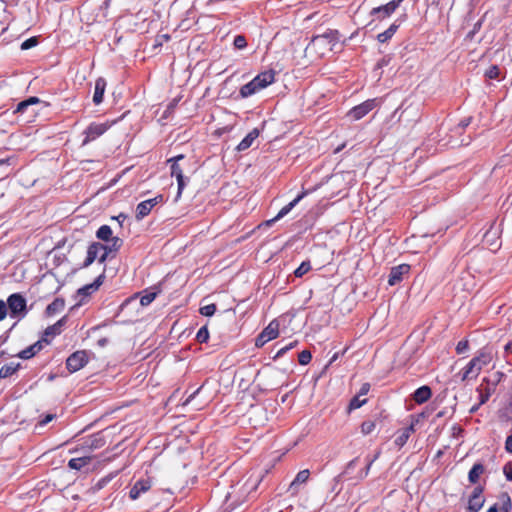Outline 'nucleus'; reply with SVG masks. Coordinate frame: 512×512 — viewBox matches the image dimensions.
Returning <instances> with one entry per match:
<instances>
[{
    "label": "nucleus",
    "mask_w": 512,
    "mask_h": 512,
    "mask_svg": "<svg viewBox=\"0 0 512 512\" xmlns=\"http://www.w3.org/2000/svg\"><path fill=\"white\" fill-rule=\"evenodd\" d=\"M340 44V33L338 30L328 29L325 33L313 36L307 49L317 53L319 56H324L326 53L335 51L338 52L342 49Z\"/></svg>",
    "instance_id": "nucleus-1"
},
{
    "label": "nucleus",
    "mask_w": 512,
    "mask_h": 512,
    "mask_svg": "<svg viewBox=\"0 0 512 512\" xmlns=\"http://www.w3.org/2000/svg\"><path fill=\"white\" fill-rule=\"evenodd\" d=\"M492 360L490 353L481 351L476 357L472 358L467 366L463 369L462 380L476 378L482 368L488 365Z\"/></svg>",
    "instance_id": "nucleus-2"
},
{
    "label": "nucleus",
    "mask_w": 512,
    "mask_h": 512,
    "mask_svg": "<svg viewBox=\"0 0 512 512\" xmlns=\"http://www.w3.org/2000/svg\"><path fill=\"white\" fill-rule=\"evenodd\" d=\"M8 314L11 318L21 320L27 313V300L20 293L11 294L6 301Z\"/></svg>",
    "instance_id": "nucleus-3"
},
{
    "label": "nucleus",
    "mask_w": 512,
    "mask_h": 512,
    "mask_svg": "<svg viewBox=\"0 0 512 512\" xmlns=\"http://www.w3.org/2000/svg\"><path fill=\"white\" fill-rule=\"evenodd\" d=\"M108 257V251L106 245L99 242H93L89 245L87 250V256L83 263V267L90 266L96 259L100 263H104Z\"/></svg>",
    "instance_id": "nucleus-4"
},
{
    "label": "nucleus",
    "mask_w": 512,
    "mask_h": 512,
    "mask_svg": "<svg viewBox=\"0 0 512 512\" xmlns=\"http://www.w3.org/2000/svg\"><path fill=\"white\" fill-rule=\"evenodd\" d=\"M501 233V225H496L494 221L491 223L490 228L483 235V242L492 252L498 251L501 247V242L499 240Z\"/></svg>",
    "instance_id": "nucleus-5"
},
{
    "label": "nucleus",
    "mask_w": 512,
    "mask_h": 512,
    "mask_svg": "<svg viewBox=\"0 0 512 512\" xmlns=\"http://www.w3.org/2000/svg\"><path fill=\"white\" fill-rule=\"evenodd\" d=\"M88 363L86 351L80 350L71 354L66 360V367L71 372H77Z\"/></svg>",
    "instance_id": "nucleus-6"
},
{
    "label": "nucleus",
    "mask_w": 512,
    "mask_h": 512,
    "mask_svg": "<svg viewBox=\"0 0 512 512\" xmlns=\"http://www.w3.org/2000/svg\"><path fill=\"white\" fill-rule=\"evenodd\" d=\"M376 106V99H369L364 101L363 103L353 107L349 112L348 116L353 120H360L365 115H367L370 111H372Z\"/></svg>",
    "instance_id": "nucleus-7"
},
{
    "label": "nucleus",
    "mask_w": 512,
    "mask_h": 512,
    "mask_svg": "<svg viewBox=\"0 0 512 512\" xmlns=\"http://www.w3.org/2000/svg\"><path fill=\"white\" fill-rule=\"evenodd\" d=\"M109 127L110 125L108 123H91L84 132L86 136L82 144L86 145L90 141L100 137Z\"/></svg>",
    "instance_id": "nucleus-8"
},
{
    "label": "nucleus",
    "mask_w": 512,
    "mask_h": 512,
    "mask_svg": "<svg viewBox=\"0 0 512 512\" xmlns=\"http://www.w3.org/2000/svg\"><path fill=\"white\" fill-rule=\"evenodd\" d=\"M403 0H392L385 5L375 7L371 10L370 14L372 16L379 15V18L389 17L395 10L400 6Z\"/></svg>",
    "instance_id": "nucleus-9"
},
{
    "label": "nucleus",
    "mask_w": 512,
    "mask_h": 512,
    "mask_svg": "<svg viewBox=\"0 0 512 512\" xmlns=\"http://www.w3.org/2000/svg\"><path fill=\"white\" fill-rule=\"evenodd\" d=\"M409 271L410 265L408 264H400L398 266L392 267L388 278V284L390 286H394L401 282L404 275H407Z\"/></svg>",
    "instance_id": "nucleus-10"
},
{
    "label": "nucleus",
    "mask_w": 512,
    "mask_h": 512,
    "mask_svg": "<svg viewBox=\"0 0 512 512\" xmlns=\"http://www.w3.org/2000/svg\"><path fill=\"white\" fill-rule=\"evenodd\" d=\"M483 488L478 486L474 491L468 502V512H479L484 505V498L482 497Z\"/></svg>",
    "instance_id": "nucleus-11"
},
{
    "label": "nucleus",
    "mask_w": 512,
    "mask_h": 512,
    "mask_svg": "<svg viewBox=\"0 0 512 512\" xmlns=\"http://www.w3.org/2000/svg\"><path fill=\"white\" fill-rule=\"evenodd\" d=\"M305 195L306 192H302L301 194H299L294 200L285 205L274 218L266 221V225L271 226L273 223L287 215Z\"/></svg>",
    "instance_id": "nucleus-12"
},
{
    "label": "nucleus",
    "mask_w": 512,
    "mask_h": 512,
    "mask_svg": "<svg viewBox=\"0 0 512 512\" xmlns=\"http://www.w3.org/2000/svg\"><path fill=\"white\" fill-rule=\"evenodd\" d=\"M275 72L273 70H268L258 74L255 78H253L254 84H256L259 90L266 88L268 85L274 82Z\"/></svg>",
    "instance_id": "nucleus-13"
},
{
    "label": "nucleus",
    "mask_w": 512,
    "mask_h": 512,
    "mask_svg": "<svg viewBox=\"0 0 512 512\" xmlns=\"http://www.w3.org/2000/svg\"><path fill=\"white\" fill-rule=\"evenodd\" d=\"M171 175L173 177L176 178L177 180V184H178V196L181 195L185 185H186V182H185V177L183 175V170L182 168L180 167V165L174 161L173 163H171Z\"/></svg>",
    "instance_id": "nucleus-14"
},
{
    "label": "nucleus",
    "mask_w": 512,
    "mask_h": 512,
    "mask_svg": "<svg viewBox=\"0 0 512 512\" xmlns=\"http://www.w3.org/2000/svg\"><path fill=\"white\" fill-rule=\"evenodd\" d=\"M151 485L148 480H138L129 492L131 499L135 500L139 498L141 493H144L150 489Z\"/></svg>",
    "instance_id": "nucleus-15"
},
{
    "label": "nucleus",
    "mask_w": 512,
    "mask_h": 512,
    "mask_svg": "<svg viewBox=\"0 0 512 512\" xmlns=\"http://www.w3.org/2000/svg\"><path fill=\"white\" fill-rule=\"evenodd\" d=\"M309 476H310V472L308 469L299 471L297 473L296 477L294 478V480L291 482V484L289 486V490L293 494L297 493L299 485L306 483L309 479Z\"/></svg>",
    "instance_id": "nucleus-16"
},
{
    "label": "nucleus",
    "mask_w": 512,
    "mask_h": 512,
    "mask_svg": "<svg viewBox=\"0 0 512 512\" xmlns=\"http://www.w3.org/2000/svg\"><path fill=\"white\" fill-rule=\"evenodd\" d=\"M43 342L48 343L49 341L46 338H43L42 340L37 341L36 343L31 345L30 347L22 350L19 353V357L22 358V359H29V358L33 357L36 353H38L42 349V347H43L42 343Z\"/></svg>",
    "instance_id": "nucleus-17"
},
{
    "label": "nucleus",
    "mask_w": 512,
    "mask_h": 512,
    "mask_svg": "<svg viewBox=\"0 0 512 512\" xmlns=\"http://www.w3.org/2000/svg\"><path fill=\"white\" fill-rule=\"evenodd\" d=\"M106 88V81L104 78H98L95 82V91L93 95V102L98 105L103 101V96Z\"/></svg>",
    "instance_id": "nucleus-18"
},
{
    "label": "nucleus",
    "mask_w": 512,
    "mask_h": 512,
    "mask_svg": "<svg viewBox=\"0 0 512 512\" xmlns=\"http://www.w3.org/2000/svg\"><path fill=\"white\" fill-rule=\"evenodd\" d=\"M432 395L431 388L429 386H421L413 393V399L416 403L422 404L426 402Z\"/></svg>",
    "instance_id": "nucleus-19"
},
{
    "label": "nucleus",
    "mask_w": 512,
    "mask_h": 512,
    "mask_svg": "<svg viewBox=\"0 0 512 512\" xmlns=\"http://www.w3.org/2000/svg\"><path fill=\"white\" fill-rule=\"evenodd\" d=\"M103 279H104V275L103 274L99 275L93 283L85 285L84 287L80 288L78 290V294L83 295V296H88V295L92 294L100 287V285L103 282Z\"/></svg>",
    "instance_id": "nucleus-20"
},
{
    "label": "nucleus",
    "mask_w": 512,
    "mask_h": 512,
    "mask_svg": "<svg viewBox=\"0 0 512 512\" xmlns=\"http://www.w3.org/2000/svg\"><path fill=\"white\" fill-rule=\"evenodd\" d=\"M259 136V130L258 129H253L252 131H250L245 137L244 139L238 144L237 146V150L238 151H244L246 149H248L252 143L254 142V140Z\"/></svg>",
    "instance_id": "nucleus-21"
},
{
    "label": "nucleus",
    "mask_w": 512,
    "mask_h": 512,
    "mask_svg": "<svg viewBox=\"0 0 512 512\" xmlns=\"http://www.w3.org/2000/svg\"><path fill=\"white\" fill-rule=\"evenodd\" d=\"M66 323V317H62L60 320H58L55 324L47 327L44 331V336L47 337H54L56 335H59L62 331V327Z\"/></svg>",
    "instance_id": "nucleus-22"
},
{
    "label": "nucleus",
    "mask_w": 512,
    "mask_h": 512,
    "mask_svg": "<svg viewBox=\"0 0 512 512\" xmlns=\"http://www.w3.org/2000/svg\"><path fill=\"white\" fill-rule=\"evenodd\" d=\"M266 339L273 340L278 337L279 323L277 320L271 321L268 326L262 331Z\"/></svg>",
    "instance_id": "nucleus-23"
},
{
    "label": "nucleus",
    "mask_w": 512,
    "mask_h": 512,
    "mask_svg": "<svg viewBox=\"0 0 512 512\" xmlns=\"http://www.w3.org/2000/svg\"><path fill=\"white\" fill-rule=\"evenodd\" d=\"M41 100L38 97L32 96L26 100L19 102L14 110V113H24L30 106L40 103Z\"/></svg>",
    "instance_id": "nucleus-24"
},
{
    "label": "nucleus",
    "mask_w": 512,
    "mask_h": 512,
    "mask_svg": "<svg viewBox=\"0 0 512 512\" xmlns=\"http://www.w3.org/2000/svg\"><path fill=\"white\" fill-rule=\"evenodd\" d=\"M65 307V301L62 298H56L46 308V314L51 316L61 312Z\"/></svg>",
    "instance_id": "nucleus-25"
},
{
    "label": "nucleus",
    "mask_w": 512,
    "mask_h": 512,
    "mask_svg": "<svg viewBox=\"0 0 512 512\" xmlns=\"http://www.w3.org/2000/svg\"><path fill=\"white\" fill-rule=\"evenodd\" d=\"M105 444L104 438L100 435H93L85 440V446L89 449H99Z\"/></svg>",
    "instance_id": "nucleus-26"
},
{
    "label": "nucleus",
    "mask_w": 512,
    "mask_h": 512,
    "mask_svg": "<svg viewBox=\"0 0 512 512\" xmlns=\"http://www.w3.org/2000/svg\"><path fill=\"white\" fill-rule=\"evenodd\" d=\"M484 472V466L481 463H475L468 473L470 483H477L480 475Z\"/></svg>",
    "instance_id": "nucleus-27"
},
{
    "label": "nucleus",
    "mask_w": 512,
    "mask_h": 512,
    "mask_svg": "<svg viewBox=\"0 0 512 512\" xmlns=\"http://www.w3.org/2000/svg\"><path fill=\"white\" fill-rule=\"evenodd\" d=\"M20 367V363L10 362L0 368V378L12 376Z\"/></svg>",
    "instance_id": "nucleus-28"
},
{
    "label": "nucleus",
    "mask_w": 512,
    "mask_h": 512,
    "mask_svg": "<svg viewBox=\"0 0 512 512\" xmlns=\"http://www.w3.org/2000/svg\"><path fill=\"white\" fill-rule=\"evenodd\" d=\"M398 28H399V24L397 22L392 23L387 30L378 34V36H377L378 41L381 43L388 41L396 33Z\"/></svg>",
    "instance_id": "nucleus-29"
},
{
    "label": "nucleus",
    "mask_w": 512,
    "mask_h": 512,
    "mask_svg": "<svg viewBox=\"0 0 512 512\" xmlns=\"http://www.w3.org/2000/svg\"><path fill=\"white\" fill-rule=\"evenodd\" d=\"M260 91L256 84H254L253 80H251L249 83L243 85L240 89V95L243 98H247L255 93Z\"/></svg>",
    "instance_id": "nucleus-30"
},
{
    "label": "nucleus",
    "mask_w": 512,
    "mask_h": 512,
    "mask_svg": "<svg viewBox=\"0 0 512 512\" xmlns=\"http://www.w3.org/2000/svg\"><path fill=\"white\" fill-rule=\"evenodd\" d=\"M96 236L98 239L102 240V241H106V242H109V240L112 237V229L110 226L108 225H102L99 227V229L97 230L96 232Z\"/></svg>",
    "instance_id": "nucleus-31"
},
{
    "label": "nucleus",
    "mask_w": 512,
    "mask_h": 512,
    "mask_svg": "<svg viewBox=\"0 0 512 512\" xmlns=\"http://www.w3.org/2000/svg\"><path fill=\"white\" fill-rule=\"evenodd\" d=\"M90 458L89 457H81V458H72L68 462V466L71 469L74 470H80L87 464H89Z\"/></svg>",
    "instance_id": "nucleus-32"
},
{
    "label": "nucleus",
    "mask_w": 512,
    "mask_h": 512,
    "mask_svg": "<svg viewBox=\"0 0 512 512\" xmlns=\"http://www.w3.org/2000/svg\"><path fill=\"white\" fill-rule=\"evenodd\" d=\"M150 211L151 208L148 206V203H145V201L140 202L136 207V219H143L150 213Z\"/></svg>",
    "instance_id": "nucleus-33"
},
{
    "label": "nucleus",
    "mask_w": 512,
    "mask_h": 512,
    "mask_svg": "<svg viewBox=\"0 0 512 512\" xmlns=\"http://www.w3.org/2000/svg\"><path fill=\"white\" fill-rule=\"evenodd\" d=\"M156 296H157V292L145 291L144 294L140 298V304L142 306H148L155 300Z\"/></svg>",
    "instance_id": "nucleus-34"
},
{
    "label": "nucleus",
    "mask_w": 512,
    "mask_h": 512,
    "mask_svg": "<svg viewBox=\"0 0 512 512\" xmlns=\"http://www.w3.org/2000/svg\"><path fill=\"white\" fill-rule=\"evenodd\" d=\"M504 377V373L503 372H495L492 376V378L488 379V378H484V382H487V384L492 387V388H496V386L501 382L502 378Z\"/></svg>",
    "instance_id": "nucleus-35"
},
{
    "label": "nucleus",
    "mask_w": 512,
    "mask_h": 512,
    "mask_svg": "<svg viewBox=\"0 0 512 512\" xmlns=\"http://www.w3.org/2000/svg\"><path fill=\"white\" fill-rule=\"evenodd\" d=\"M311 270L310 261H303L298 268L295 269L294 275L296 277H302Z\"/></svg>",
    "instance_id": "nucleus-36"
},
{
    "label": "nucleus",
    "mask_w": 512,
    "mask_h": 512,
    "mask_svg": "<svg viewBox=\"0 0 512 512\" xmlns=\"http://www.w3.org/2000/svg\"><path fill=\"white\" fill-rule=\"evenodd\" d=\"M109 241L111 242V244L106 246L108 254L111 252L118 251L123 244V240L119 237H113Z\"/></svg>",
    "instance_id": "nucleus-37"
},
{
    "label": "nucleus",
    "mask_w": 512,
    "mask_h": 512,
    "mask_svg": "<svg viewBox=\"0 0 512 512\" xmlns=\"http://www.w3.org/2000/svg\"><path fill=\"white\" fill-rule=\"evenodd\" d=\"M196 339L199 343H206L209 339V331L206 326L201 327L197 334Z\"/></svg>",
    "instance_id": "nucleus-38"
},
{
    "label": "nucleus",
    "mask_w": 512,
    "mask_h": 512,
    "mask_svg": "<svg viewBox=\"0 0 512 512\" xmlns=\"http://www.w3.org/2000/svg\"><path fill=\"white\" fill-rule=\"evenodd\" d=\"M501 501H502V507L500 509L501 512H510L511 507H512L510 496L507 493H503L501 495Z\"/></svg>",
    "instance_id": "nucleus-39"
},
{
    "label": "nucleus",
    "mask_w": 512,
    "mask_h": 512,
    "mask_svg": "<svg viewBox=\"0 0 512 512\" xmlns=\"http://www.w3.org/2000/svg\"><path fill=\"white\" fill-rule=\"evenodd\" d=\"M494 391H495L494 388L490 387L489 385L485 389V391H483V392L481 391L480 392L479 405L485 404L489 400L490 396L492 395V393Z\"/></svg>",
    "instance_id": "nucleus-40"
},
{
    "label": "nucleus",
    "mask_w": 512,
    "mask_h": 512,
    "mask_svg": "<svg viewBox=\"0 0 512 512\" xmlns=\"http://www.w3.org/2000/svg\"><path fill=\"white\" fill-rule=\"evenodd\" d=\"M312 359L311 352L309 350H303L298 355V361L301 365H307Z\"/></svg>",
    "instance_id": "nucleus-41"
},
{
    "label": "nucleus",
    "mask_w": 512,
    "mask_h": 512,
    "mask_svg": "<svg viewBox=\"0 0 512 512\" xmlns=\"http://www.w3.org/2000/svg\"><path fill=\"white\" fill-rule=\"evenodd\" d=\"M360 397L361 396L356 395L351 399L350 404H349L350 410L358 409L366 403L367 400L366 399L361 400Z\"/></svg>",
    "instance_id": "nucleus-42"
},
{
    "label": "nucleus",
    "mask_w": 512,
    "mask_h": 512,
    "mask_svg": "<svg viewBox=\"0 0 512 512\" xmlns=\"http://www.w3.org/2000/svg\"><path fill=\"white\" fill-rule=\"evenodd\" d=\"M215 312H216L215 304L205 305L200 308V313L203 316L210 317V316L214 315Z\"/></svg>",
    "instance_id": "nucleus-43"
},
{
    "label": "nucleus",
    "mask_w": 512,
    "mask_h": 512,
    "mask_svg": "<svg viewBox=\"0 0 512 512\" xmlns=\"http://www.w3.org/2000/svg\"><path fill=\"white\" fill-rule=\"evenodd\" d=\"M375 429V423L373 421H364L361 425V432L364 435H368Z\"/></svg>",
    "instance_id": "nucleus-44"
},
{
    "label": "nucleus",
    "mask_w": 512,
    "mask_h": 512,
    "mask_svg": "<svg viewBox=\"0 0 512 512\" xmlns=\"http://www.w3.org/2000/svg\"><path fill=\"white\" fill-rule=\"evenodd\" d=\"M233 44H234L235 48H237V49H244L247 46L246 39L243 35H237L234 38Z\"/></svg>",
    "instance_id": "nucleus-45"
},
{
    "label": "nucleus",
    "mask_w": 512,
    "mask_h": 512,
    "mask_svg": "<svg viewBox=\"0 0 512 512\" xmlns=\"http://www.w3.org/2000/svg\"><path fill=\"white\" fill-rule=\"evenodd\" d=\"M38 43V40L36 37H31L27 40H25L22 44H21V50H28L32 47H35Z\"/></svg>",
    "instance_id": "nucleus-46"
},
{
    "label": "nucleus",
    "mask_w": 512,
    "mask_h": 512,
    "mask_svg": "<svg viewBox=\"0 0 512 512\" xmlns=\"http://www.w3.org/2000/svg\"><path fill=\"white\" fill-rule=\"evenodd\" d=\"M499 72L500 70L498 66L493 65L489 67V69H487V71L485 72V76L489 79H496L499 75Z\"/></svg>",
    "instance_id": "nucleus-47"
},
{
    "label": "nucleus",
    "mask_w": 512,
    "mask_h": 512,
    "mask_svg": "<svg viewBox=\"0 0 512 512\" xmlns=\"http://www.w3.org/2000/svg\"><path fill=\"white\" fill-rule=\"evenodd\" d=\"M469 348V343L467 340H461L458 342L457 346H456V352L458 354H463L465 353Z\"/></svg>",
    "instance_id": "nucleus-48"
},
{
    "label": "nucleus",
    "mask_w": 512,
    "mask_h": 512,
    "mask_svg": "<svg viewBox=\"0 0 512 512\" xmlns=\"http://www.w3.org/2000/svg\"><path fill=\"white\" fill-rule=\"evenodd\" d=\"M379 454L380 452H378L373 458L368 460L367 466H365V470L360 475L361 479L365 478L369 474L370 468L373 462L378 458Z\"/></svg>",
    "instance_id": "nucleus-49"
},
{
    "label": "nucleus",
    "mask_w": 512,
    "mask_h": 512,
    "mask_svg": "<svg viewBox=\"0 0 512 512\" xmlns=\"http://www.w3.org/2000/svg\"><path fill=\"white\" fill-rule=\"evenodd\" d=\"M471 122V117H467L461 120L458 125L454 128L453 132L457 133L459 130L466 128Z\"/></svg>",
    "instance_id": "nucleus-50"
},
{
    "label": "nucleus",
    "mask_w": 512,
    "mask_h": 512,
    "mask_svg": "<svg viewBox=\"0 0 512 512\" xmlns=\"http://www.w3.org/2000/svg\"><path fill=\"white\" fill-rule=\"evenodd\" d=\"M8 314V308L6 305V302L3 300H0V321L4 320L5 317Z\"/></svg>",
    "instance_id": "nucleus-51"
},
{
    "label": "nucleus",
    "mask_w": 512,
    "mask_h": 512,
    "mask_svg": "<svg viewBox=\"0 0 512 512\" xmlns=\"http://www.w3.org/2000/svg\"><path fill=\"white\" fill-rule=\"evenodd\" d=\"M268 341H269V340H268V339H266V337L264 336V334L261 332V333L257 336V338H256V340H255V345H256L257 347H262V346H264Z\"/></svg>",
    "instance_id": "nucleus-52"
},
{
    "label": "nucleus",
    "mask_w": 512,
    "mask_h": 512,
    "mask_svg": "<svg viewBox=\"0 0 512 512\" xmlns=\"http://www.w3.org/2000/svg\"><path fill=\"white\" fill-rule=\"evenodd\" d=\"M503 473L508 481H512V466L510 464L503 467Z\"/></svg>",
    "instance_id": "nucleus-53"
},
{
    "label": "nucleus",
    "mask_w": 512,
    "mask_h": 512,
    "mask_svg": "<svg viewBox=\"0 0 512 512\" xmlns=\"http://www.w3.org/2000/svg\"><path fill=\"white\" fill-rule=\"evenodd\" d=\"M162 198L163 197L161 195H159L155 198L145 200V203H148V206L152 209L159 201L162 200Z\"/></svg>",
    "instance_id": "nucleus-54"
},
{
    "label": "nucleus",
    "mask_w": 512,
    "mask_h": 512,
    "mask_svg": "<svg viewBox=\"0 0 512 512\" xmlns=\"http://www.w3.org/2000/svg\"><path fill=\"white\" fill-rule=\"evenodd\" d=\"M370 390V384L369 383H364L362 384L360 390H359V393L357 395L359 396H363V395H366Z\"/></svg>",
    "instance_id": "nucleus-55"
},
{
    "label": "nucleus",
    "mask_w": 512,
    "mask_h": 512,
    "mask_svg": "<svg viewBox=\"0 0 512 512\" xmlns=\"http://www.w3.org/2000/svg\"><path fill=\"white\" fill-rule=\"evenodd\" d=\"M505 450L512 454V435H509L505 441Z\"/></svg>",
    "instance_id": "nucleus-56"
},
{
    "label": "nucleus",
    "mask_w": 512,
    "mask_h": 512,
    "mask_svg": "<svg viewBox=\"0 0 512 512\" xmlns=\"http://www.w3.org/2000/svg\"><path fill=\"white\" fill-rule=\"evenodd\" d=\"M127 219V215L120 213L118 216L112 217V220H116L120 226L123 225V222Z\"/></svg>",
    "instance_id": "nucleus-57"
},
{
    "label": "nucleus",
    "mask_w": 512,
    "mask_h": 512,
    "mask_svg": "<svg viewBox=\"0 0 512 512\" xmlns=\"http://www.w3.org/2000/svg\"><path fill=\"white\" fill-rule=\"evenodd\" d=\"M55 418L54 414H47L43 420L40 421V425L44 426Z\"/></svg>",
    "instance_id": "nucleus-58"
},
{
    "label": "nucleus",
    "mask_w": 512,
    "mask_h": 512,
    "mask_svg": "<svg viewBox=\"0 0 512 512\" xmlns=\"http://www.w3.org/2000/svg\"><path fill=\"white\" fill-rule=\"evenodd\" d=\"M289 350H290V347H287V346L282 347L281 349L278 350V352L274 356V359L282 357Z\"/></svg>",
    "instance_id": "nucleus-59"
},
{
    "label": "nucleus",
    "mask_w": 512,
    "mask_h": 512,
    "mask_svg": "<svg viewBox=\"0 0 512 512\" xmlns=\"http://www.w3.org/2000/svg\"><path fill=\"white\" fill-rule=\"evenodd\" d=\"M109 481H110L109 477H104L98 481L96 486L98 489H102Z\"/></svg>",
    "instance_id": "nucleus-60"
},
{
    "label": "nucleus",
    "mask_w": 512,
    "mask_h": 512,
    "mask_svg": "<svg viewBox=\"0 0 512 512\" xmlns=\"http://www.w3.org/2000/svg\"><path fill=\"white\" fill-rule=\"evenodd\" d=\"M408 432L403 433L401 436H399L396 440L397 444L403 445L406 440L408 439Z\"/></svg>",
    "instance_id": "nucleus-61"
},
{
    "label": "nucleus",
    "mask_w": 512,
    "mask_h": 512,
    "mask_svg": "<svg viewBox=\"0 0 512 512\" xmlns=\"http://www.w3.org/2000/svg\"><path fill=\"white\" fill-rule=\"evenodd\" d=\"M356 462H357V458L351 460L347 466H346V472L352 468H354V466L356 465Z\"/></svg>",
    "instance_id": "nucleus-62"
},
{
    "label": "nucleus",
    "mask_w": 512,
    "mask_h": 512,
    "mask_svg": "<svg viewBox=\"0 0 512 512\" xmlns=\"http://www.w3.org/2000/svg\"><path fill=\"white\" fill-rule=\"evenodd\" d=\"M469 143V141H466L465 139H462L460 142L458 141H454L452 143V146H461V145H467Z\"/></svg>",
    "instance_id": "nucleus-63"
},
{
    "label": "nucleus",
    "mask_w": 512,
    "mask_h": 512,
    "mask_svg": "<svg viewBox=\"0 0 512 512\" xmlns=\"http://www.w3.org/2000/svg\"><path fill=\"white\" fill-rule=\"evenodd\" d=\"M183 158H184V156H183V155H178V156H176V157L170 158V159L168 160V162H169V163H173L174 161H176V162L178 163V161H179V160H182Z\"/></svg>",
    "instance_id": "nucleus-64"
}]
</instances>
